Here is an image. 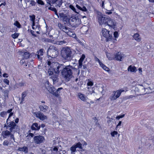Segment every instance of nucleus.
I'll list each match as a JSON object with an SVG mask.
<instances>
[{"instance_id": "obj_53", "label": "nucleus", "mask_w": 154, "mask_h": 154, "mask_svg": "<svg viewBox=\"0 0 154 154\" xmlns=\"http://www.w3.org/2000/svg\"><path fill=\"white\" fill-rule=\"evenodd\" d=\"M114 36L115 38H117L118 36V32L115 31L114 32Z\"/></svg>"}, {"instance_id": "obj_12", "label": "nucleus", "mask_w": 154, "mask_h": 154, "mask_svg": "<svg viewBox=\"0 0 154 154\" xmlns=\"http://www.w3.org/2000/svg\"><path fill=\"white\" fill-rule=\"evenodd\" d=\"M34 115L37 118L42 121L44 120L48 119L47 116L45 115L43 113L40 111L35 112L33 113Z\"/></svg>"}, {"instance_id": "obj_35", "label": "nucleus", "mask_w": 154, "mask_h": 154, "mask_svg": "<svg viewBox=\"0 0 154 154\" xmlns=\"http://www.w3.org/2000/svg\"><path fill=\"white\" fill-rule=\"evenodd\" d=\"M83 1L82 0H77L76 4L78 5L81 6H82Z\"/></svg>"}, {"instance_id": "obj_27", "label": "nucleus", "mask_w": 154, "mask_h": 154, "mask_svg": "<svg viewBox=\"0 0 154 154\" xmlns=\"http://www.w3.org/2000/svg\"><path fill=\"white\" fill-rule=\"evenodd\" d=\"M139 35L137 33L135 34L133 38H134L137 42H139L141 40L140 38L139 37Z\"/></svg>"}, {"instance_id": "obj_51", "label": "nucleus", "mask_w": 154, "mask_h": 154, "mask_svg": "<svg viewBox=\"0 0 154 154\" xmlns=\"http://www.w3.org/2000/svg\"><path fill=\"white\" fill-rule=\"evenodd\" d=\"M94 60L96 61H98L100 65V64L102 62L100 61L99 59L96 56L94 57Z\"/></svg>"}, {"instance_id": "obj_28", "label": "nucleus", "mask_w": 154, "mask_h": 154, "mask_svg": "<svg viewBox=\"0 0 154 154\" xmlns=\"http://www.w3.org/2000/svg\"><path fill=\"white\" fill-rule=\"evenodd\" d=\"M18 150L20 151L24 152L26 153H27L28 152L27 147L26 146H23V147H19L18 148Z\"/></svg>"}, {"instance_id": "obj_41", "label": "nucleus", "mask_w": 154, "mask_h": 154, "mask_svg": "<svg viewBox=\"0 0 154 154\" xmlns=\"http://www.w3.org/2000/svg\"><path fill=\"white\" fill-rule=\"evenodd\" d=\"M62 18L64 21H67L68 20H69V19L66 14L64 15L63 17Z\"/></svg>"}, {"instance_id": "obj_42", "label": "nucleus", "mask_w": 154, "mask_h": 154, "mask_svg": "<svg viewBox=\"0 0 154 154\" xmlns=\"http://www.w3.org/2000/svg\"><path fill=\"white\" fill-rule=\"evenodd\" d=\"M88 88L89 89V94H91L92 93H94V89H93V88H89V87H88Z\"/></svg>"}, {"instance_id": "obj_59", "label": "nucleus", "mask_w": 154, "mask_h": 154, "mask_svg": "<svg viewBox=\"0 0 154 154\" xmlns=\"http://www.w3.org/2000/svg\"><path fill=\"white\" fill-rule=\"evenodd\" d=\"M48 9L51 10V11H56V8H52L51 7H50L48 8Z\"/></svg>"}, {"instance_id": "obj_24", "label": "nucleus", "mask_w": 154, "mask_h": 154, "mask_svg": "<svg viewBox=\"0 0 154 154\" xmlns=\"http://www.w3.org/2000/svg\"><path fill=\"white\" fill-rule=\"evenodd\" d=\"M63 89L62 88H58L55 92H54L53 94V95L55 96L56 97H58L61 93L60 91Z\"/></svg>"}, {"instance_id": "obj_61", "label": "nucleus", "mask_w": 154, "mask_h": 154, "mask_svg": "<svg viewBox=\"0 0 154 154\" xmlns=\"http://www.w3.org/2000/svg\"><path fill=\"white\" fill-rule=\"evenodd\" d=\"M31 33L32 34V35L33 36H35V37H36V35L35 34H34V31L31 30L30 31Z\"/></svg>"}, {"instance_id": "obj_64", "label": "nucleus", "mask_w": 154, "mask_h": 154, "mask_svg": "<svg viewBox=\"0 0 154 154\" xmlns=\"http://www.w3.org/2000/svg\"><path fill=\"white\" fill-rule=\"evenodd\" d=\"M83 69L85 70H87V66L86 64H84L83 65Z\"/></svg>"}, {"instance_id": "obj_4", "label": "nucleus", "mask_w": 154, "mask_h": 154, "mask_svg": "<svg viewBox=\"0 0 154 154\" xmlns=\"http://www.w3.org/2000/svg\"><path fill=\"white\" fill-rule=\"evenodd\" d=\"M17 127L16 124L14 121H10L8 119H7L6 123L4 125V127L8 129L9 128V130L11 132H15V129Z\"/></svg>"}, {"instance_id": "obj_45", "label": "nucleus", "mask_w": 154, "mask_h": 154, "mask_svg": "<svg viewBox=\"0 0 154 154\" xmlns=\"http://www.w3.org/2000/svg\"><path fill=\"white\" fill-rule=\"evenodd\" d=\"M58 44L61 45L67 43V42L65 40H63L58 42Z\"/></svg>"}, {"instance_id": "obj_16", "label": "nucleus", "mask_w": 154, "mask_h": 154, "mask_svg": "<svg viewBox=\"0 0 154 154\" xmlns=\"http://www.w3.org/2000/svg\"><path fill=\"white\" fill-rule=\"evenodd\" d=\"M67 31L64 32L66 33L68 35L73 38H75L76 37V35L74 32L72 31V29L69 28L68 27L66 29Z\"/></svg>"}, {"instance_id": "obj_32", "label": "nucleus", "mask_w": 154, "mask_h": 154, "mask_svg": "<svg viewBox=\"0 0 154 154\" xmlns=\"http://www.w3.org/2000/svg\"><path fill=\"white\" fill-rule=\"evenodd\" d=\"M30 54L28 52H25L23 55V58L26 59H28L29 57Z\"/></svg>"}, {"instance_id": "obj_8", "label": "nucleus", "mask_w": 154, "mask_h": 154, "mask_svg": "<svg viewBox=\"0 0 154 154\" xmlns=\"http://www.w3.org/2000/svg\"><path fill=\"white\" fill-rule=\"evenodd\" d=\"M124 90H119L116 91H114L113 94L110 96L109 98L111 100H116L120 96L121 93Z\"/></svg>"}, {"instance_id": "obj_13", "label": "nucleus", "mask_w": 154, "mask_h": 154, "mask_svg": "<svg viewBox=\"0 0 154 154\" xmlns=\"http://www.w3.org/2000/svg\"><path fill=\"white\" fill-rule=\"evenodd\" d=\"M116 25V23L115 20L108 17L106 26H108L109 27L114 29Z\"/></svg>"}, {"instance_id": "obj_17", "label": "nucleus", "mask_w": 154, "mask_h": 154, "mask_svg": "<svg viewBox=\"0 0 154 154\" xmlns=\"http://www.w3.org/2000/svg\"><path fill=\"white\" fill-rule=\"evenodd\" d=\"M85 58V55L83 54L78 61V68L79 69L82 68V62Z\"/></svg>"}, {"instance_id": "obj_55", "label": "nucleus", "mask_w": 154, "mask_h": 154, "mask_svg": "<svg viewBox=\"0 0 154 154\" xmlns=\"http://www.w3.org/2000/svg\"><path fill=\"white\" fill-rule=\"evenodd\" d=\"M88 86H92L93 85V83L91 81H89L87 83Z\"/></svg>"}, {"instance_id": "obj_43", "label": "nucleus", "mask_w": 154, "mask_h": 154, "mask_svg": "<svg viewBox=\"0 0 154 154\" xmlns=\"http://www.w3.org/2000/svg\"><path fill=\"white\" fill-rule=\"evenodd\" d=\"M88 29L87 27L84 26L81 29V30L84 31L85 32H86L88 31Z\"/></svg>"}, {"instance_id": "obj_1", "label": "nucleus", "mask_w": 154, "mask_h": 154, "mask_svg": "<svg viewBox=\"0 0 154 154\" xmlns=\"http://www.w3.org/2000/svg\"><path fill=\"white\" fill-rule=\"evenodd\" d=\"M46 64L45 72L50 76V78L52 80L54 84L58 82V74L60 71L62 75L67 81H69L72 77V69L74 68L72 66H64L57 62H54L51 60H47Z\"/></svg>"}, {"instance_id": "obj_21", "label": "nucleus", "mask_w": 154, "mask_h": 154, "mask_svg": "<svg viewBox=\"0 0 154 154\" xmlns=\"http://www.w3.org/2000/svg\"><path fill=\"white\" fill-rule=\"evenodd\" d=\"M43 49H41L37 52L38 54L37 55V57L38 59L40 60H42V57L41 56L43 55Z\"/></svg>"}, {"instance_id": "obj_6", "label": "nucleus", "mask_w": 154, "mask_h": 154, "mask_svg": "<svg viewBox=\"0 0 154 154\" xmlns=\"http://www.w3.org/2000/svg\"><path fill=\"white\" fill-rule=\"evenodd\" d=\"M108 17L103 15L100 12L97 13V18L100 25H104L106 26Z\"/></svg>"}, {"instance_id": "obj_60", "label": "nucleus", "mask_w": 154, "mask_h": 154, "mask_svg": "<svg viewBox=\"0 0 154 154\" xmlns=\"http://www.w3.org/2000/svg\"><path fill=\"white\" fill-rule=\"evenodd\" d=\"M10 135L11 138L13 139V140L14 141L15 138H14V135L13 134L11 133V134H10Z\"/></svg>"}, {"instance_id": "obj_2", "label": "nucleus", "mask_w": 154, "mask_h": 154, "mask_svg": "<svg viewBox=\"0 0 154 154\" xmlns=\"http://www.w3.org/2000/svg\"><path fill=\"white\" fill-rule=\"evenodd\" d=\"M76 52L75 50L67 47L62 48L60 55L63 60L67 61H70L72 60Z\"/></svg>"}, {"instance_id": "obj_37", "label": "nucleus", "mask_w": 154, "mask_h": 154, "mask_svg": "<svg viewBox=\"0 0 154 154\" xmlns=\"http://www.w3.org/2000/svg\"><path fill=\"white\" fill-rule=\"evenodd\" d=\"M27 92L26 91H24L21 94L22 96L21 98L24 99L25 97L27 96Z\"/></svg>"}, {"instance_id": "obj_54", "label": "nucleus", "mask_w": 154, "mask_h": 154, "mask_svg": "<svg viewBox=\"0 0 154 154\" xmlns=\"http://www.w3.org/2000/svg\"><path fill=\"white\" fill-rule=\"evenodd\" d=\"M35 3L34 1H30V5H31L32 6H35Z\"/></svg>"}, {"instance_id": "obj_40", "label": "nucleus", "mask_w": 154, "mask_h": 154, "mask_svg": "<svg viewBox=\"0 0 154 154\" xmlns=\"http://www.w3.org/2000/svg\"><path fill=\"white\" fill-rule=\"evenodd\" d=\"M14 25L17 26L18 28H20L21 26L19 23L17 21H15V22L14 24Z\"/></svg>"}, {"instance_id": "obj_47", "label": "nucleus", "mask_w": 154, "mask_h": 154, "mask_svg": "<svg viewBox=\"0 0 154 154\" xmlns=\"http://www.w3.org/2000/svg\"><path fill=\"white\" fill-rule=\"evenodd\" d=\"M118 134V132L117 131H114L112 132H111L110 133V134L112 137H114L115 135H117Z\"/></svg>"}, {"instance_id": "obj_26", "label": "nucleus", "mask_w": 154, "mask_h": 154, "mask_svg": "<svg viewBox=\"0 0 154 154\" xmlns=\"http://www.w3.org/2000/svg\"><path fill=\"white\" fill-rule=\"evenodd\" d=\"M76 7L79 9L83 11H87V10L85 6H81L78 4L76 5Z\"/></svg>"}, {"instance_id": "obj_36", "label": "nucleus", "mask_w": 154, "mask_h": 154, "mask_svg": "<svg viewBox=\"0 0 154 154\" xmlns=\"http://www.w3.org/2000/svg\"><path fill=\"white\" fill-rule=\"evenodd\" d=\"M114 11V9L112 8L110 10H106V11H105V13L108 15H110L112 13V11Z\"/></svg>"}, {"instance_id": "obj_15", "label": "nucleus", "mask_w": 154, "mask_h": 154, "mask_svg": "<svg viewBox=\"0 0 154 154\" xmlns=\"http://www.w3.org/2000/svg\"><path fill=\"white\" fill-rule=\"evenodd\" d=\"M26 86V82L24 81H22L18 83H16L14 86V88L15 89L19 88L20 87L25 86Z\"/></svg>"}, {"instance_id": "obj_56", "label": "nucleus", "mask_w": 154, "mask_h": 154, "mask_svg": "<svg viewBox=\"0 0 154 154\" xmlns=\"http://www.w3.org/2000/svg\"><path fill=\"white\" fill-rule=\"evenodd\" d=\"M65 14H64L63 13H60L59 14V17H60L61 18H62L63 16Z\"/></svg>"}, {"instance_id": "obj_63", "label": "nucleus", "mask_w": 154, "mask_h": 154, "mask_svg": "<svg viewBox=\"0 0 154 154\" xmlns=\"http://www.w3.org/2000/svg\"><path fill=\"white\" fill-rule=\"evenodd\" d=\"M79 43H80L81 44V43H82V42L80 41V40L79 39V38L77 37L76 36L74 38Z\"/></svg>"}, {"instance_id": "obj_25", "label": "nucleus", "mask_w": 154, "mask_h": 154, "mask_svg": "<svg viewBox=\"0 0 154 154\" xmlns=\"http://www.w3.org/2000/svg\"><path fill=\"white\" fill-rule=\"evenodd\" d=\"M75 146L76 147V148H78L80 149V150L82 151H84V149L83 148L82 146V144L80 142H79L77 143L74 144Z\"/></svg>"}, {"instance_id": "obj_7", "label": "nucleus", "mask_w": 154, "mask_h": 154, "mask_svg": "<svg viewBox=\"0 0 154 154\" xmlns=\"http://www.w3.org/2000/svg\"><path fill=\"white\" fill-rule=\"evenodd\" d=\"M69 22L73 27H76L81 23V20L78 16H74L69 19Z\"/></svg>"}, {"instance_id": "obj_39", "label": "nucleus", "mask_w": 154, "mask_h": 154, "mask_svg": "<svg viewBox=\"0 0 154 154\" xmlns=\"http://www.w3.org/2000/svg\"><path fill=\"white\" fill-rule=\"evenodd\" d=\"M7 114V112H6L3 111L1 112L0 113V116L1 117H5Z\"/></svg>"}, {"instance_id": "obj_57", "label": "nucleus", "mask_w": 154, "mask_h": 154, "mask_svg": "<svg viewBox=\"0 0 154 154\" xmlns=\"http://www.w3.org/2000/svg\"><path fill=\"white\" fill-rule=\"evenodd\" d=\"M35 29H38L39 31L40 30V27L39 25L37 24L35 26Z\"/></svg>"}, {"instance_id": "obj_49", "label": "nucleus", "mask_w": 154, "mask_h": 154, "mask_svg": "<svg viewBox=\"0 0 154 154\" xmlns=\"http://www.w3.org/2000/svg\"><path fill=\"white\" fill-rule=\"evenodd\" d=\"M44 41L48 42L49 43H52V41L51 39L48 38H45L44 39Z\"/></svg>"}, {"instance_id": "obj_3", "label": "nucleus", "mask_w": 154, "mask_h": 154, "mask_svg": "<svg viewBox=\"0 0 154 154\" xmlns=\"http://www.w3.org/2000/svg\"><path fill=\"white\" fill-rule=\"evenodd\" d=\"M101 33H102L101 35V40L106 42L111 41L112 39V31H109L106 29H103Z\"/></svg>"}, {"instance_id": "obj_44", "label": "nucleus", "mask_w": 154, "mask_h": 154, "mask_svg": "<svg viewBox=\"0 0 154 154\" xmlns=\"http://www.w3.org/2000/svg\"><path fill=\"white\" fill-rule=\"evenodd\" d=\"M29 17L30 18V20L32 21H35V16L34 15H32L29 16Z\"/></svg>"}, {"instance_id": "obj_9", "label": "nucleus", "mask_w": 154, "mask_h": 154, "mask_svg": "<svg viewBox=\"0 0 154 154\" xmlns=\"http://www.w3.org/2000/svg\"><path fill=\"white\" fill-rule=\"evenodd\" d=\"M34 143L37 144H40L43 143L45 139L43 136L38 135L35 136L33 138Z\"/></svg>"}, {"instance_id": "obj_10", "label": "nucleus", "mask_w": 154, "mask_h": 154, "mask_svg": "<svg viewBox=\"0 0 154 154\" xmlns=\"http://www.w3.org/2000/svg\"><path fill=\"white\" fill-rule=\"evenodd\" d=\"M47 2L49 5L51 6V4H55V6L57 8V7L60 8L62 4L63 0H46Z\"/></svg>"}, {"instance_id": "obj_29", "label": "nucleus", "mask_w": 154, "mask_h": 154, "mask_svg": "<svg viewBox=\"0 0 154 154\" xmlns=\"http://www.w3.org/2000/svg\"><path fill=\"white\" fill-rule=\"evenodd\" d=\"M128 70V71L131 72H136L137 70L135 66H129Z\"/></svg>"}, {"instance_id": "obj_14", "label": "nucleus", "mask_w": 154, "mask_h": 154, "mask_svg": "<svg viewBox=\"0 0 154 154\" xmlns=\"http://www.w3.org/2000/svg\"><path fill=\"white\" fill-rule=\"evenodd\" d=\"M115 58L116 60L122 61L125 57V55L121 52H118L116 53L115 55Z\"/></svg>"}, {"instance_id": "obj_20", "label": "nucleus", "mask_w": 154, "mask_h": 154, "mask_svg": "<svg viewBox=\"0 0 154 154\" xmlns=\"http://www.w3.org/2000/svg\"><path fill=\"white\" fill-rule=\"evenodd\" d=\"M39 108L40 111L45 112L48 111V107L45 105H40L39 106Z\"/></svg>"}, {"instance_id": "obj_23", "label": "nucleus", "mask_w": 154, "mask_h": 154, "mask_svg": "<svg viewBox=\"0 0 154 154\" xmlns=\"http://www.w3.org/2000/svg\"><path fill=\"white\" fill-rule=\"evenodd\" d=\"M77 96L79 99L83 101H85L86 100V98L85 97V95L81 93H78Z\"/></svg>"}, {"instance_id": "obj_18", "label": "nucleus", "mask_w": 154, "mask_h": 154, "mask_svg": "<svg viewBox=\"0 0 154 154\" xmlns=\"http://www.w3.org/2000/svg\"><path fill=\"white\" fill-rule=\"evenodd\" d=\"M13 132H11L10 131H8V130H6L2 132V134L4 138H7L9 137L11 134V133Z\"/></svg>"}, {"instance_id": "obj_58", "label": "nucleus", "mask_w": 154, "mask_h": 154, "mask_svg": "<svg viewBox=\"0 0 154 154\" xmlns=\"http://www.w3.org/2000/svg\"><path fill=\"white\" fill-rule=\"evenodd\" d=\"M122 124V122L121 121H119L118 124L117 125L116 128V130H117V128H119V127Z\"/></svg>"}, {"instance_id": "obj_19", "label": "nucleus", "mask_w": 154, "mask_h": 154, "mask_svg": "<svg viewBox=\"0 0 154 154\" xmlns=\"http://www.w3.org/2000/svg\"><path fill=\"white\" fill-rule=\"evenodd\" d=\"M40 127L37 123H34L31 126V129L32 130L38 131L40 129Z\"/></svg>"}, {"instance_id": "obj_46", "label": "nucleus", "mask_w": 154, "mask_h": 154, "mask_svg": "<svg viewBox=\"0 0 154 154\" xmlns=\"http://www.w3.org/2000/svg\"><path fill=\"white\" fill-rule=\"evenodd\" d=\"M19 34L18 33H15L14 34L11 35L12 37L14 38H16L19 36Z\"/></svg>"}, {"instance_id": "obj_62", "label": "nucleus", "mask_w": 154, "mask_h": 154, "mask_svg": "<svg viewBox=\"0 0 154 154\" xmlns=\"http://www.w3.org/2000/svg\"><path fill=\"white\" fill-rule=\"evenodd\" d=\"M107 118H108V120L107 121V122L109 125L110 123L112 121H111V119L109 118H108L107 117Z\"/></svg>"}, {"instance_id": "obj_38", "label": "nucleus", "mask_w": 154, "mask_h": 154, "mask_svg": "<svg viewBox=\"0 0 154 154\" xmlns=\"http://www.w3.org/2000/svg\"><path fill=\"white\" fill-rule=\"evenodd\" d=\"M69 7L71 8L73 11L75 12L76 13H79V12L76 11L75 7L71 5H70L69 6Z\"/></svg>"}, {"instance_id": "obj_5", "label": "nucleus", "mask_w": 154, "mask_h": 154, "mask_svg": "<svg viewBox=\"0 0 154 154\" xmlns=\"http://www.w3.org/2000/svg\"><path fill=\"white\" fill-rule=\"evenodd\" d=\"M48 55L51 57L54 58L57 56L58 50L57 48L53 46H50L48 51Z\"/></svg>"}, {"instance_id": "obj_52", "label": "nucleus", "mask_w": 154, "mask_h": 154, "mask_svg": "<svg viewBox=\"0 0 154 154\" xmlns=\"http://www.w3.org/2000/svg\"><path fill=\"white\" fill-rule=\"evenodd\" d=\"M4 82L7 85H9V82L8 79H5L4 80Z\"/></svg>"}, {"instance_id": "obj_34", "label": "nucleus", "mask_w": 154, "mask_h": 154, "mask_svg": "<svg viewBox=\"0 0 154 154\" xmlns=\"http://www.w3.org/2000/svg\"><path fill=\"white\" fill-rule=\"evenodd\" d=\"M9 91L8 90H6L3 91L4 96L5 97H8Z\"/></svg>"}, {"instance_id": "obj_11", "label": "nucleus", "mask_w": 154, "mask_h": 154, "mask_svg": "<svg viewBox=\"0 0 154 154\" xmlns=\"http://www.w3.org/2000/svg\"><path fill=\"white\" fill-rule=\"evenodd\" d=\"M45 86L48 91L52 94L55 90V89L51 84L47 80L45 82Z\"/></svg>"}, {"instance_id": "obj_30", "label": "nucleus", "mask_w": 154, "mask_h": 154, "mask_svg": "<svg viewBox=\"0 0 154 154\" xmlns=\"http://www.w3.org/2000/svg\"><path fill=\"white\" fill-rule=\"evenodd\" d=\"M100 66L104 70L108 71H109V69L107 67H106V66H105L104 64H103L102 63L100 64Z\"/></svg>"}, {"instance_id": "obj_31", "label": "nucleus", "mask_w": 154, "mask_h": 154, "mask_svg": "<svg viewBox=\"0 0 154 154\" xmlns=\"http://www.w3.org/2000/svg\"><path fill=\"white\" fill-rule=\"evenodd\" d=\"M70 149L71 151V154H74V152L76 151V147L74 145L70 148Z\"/></svg>"}, {"instance_id": "obj_33", "label": "nucleus", "mask_w": 154, "mask_h": 154, "mask_svg": "<svg viewBox=\"0 0 154 154\" xmlns=\"http://www.w3.org/2000/svg\"><path fill=\"white\" fill-rule=\"evenodd\" d=\"M51 150L53 153H56L58 151V147L57 146H54V148H52Z\"/></svg>"}, {"instance_id": "obj_50", "label": "nucleus", "mask_w": 154, "mask_h": 154, "mask_svg": "<svg viewBox=\"0 0 154 154\" xmlns=\"http://www.w3.org/2000/svg\"><path fill=\"white\" fill-rule=\"evenodd\" d=\"M37 3L38 4L42 5H44V2L41 0H38Z\"/></svg>"}, {"instance_id": "obj_22", "label": "nucleus", "mask_w": 154, "mask_h": 154, "mask_svg": "<svg viewBox=\"0 0 154 154\" xmlns=\"http://www.w3.org/2000/svg\"><path fill=\"white\" fill-rule=\"evenodd\" d=\"M58 26L61 30L63 31L64 32L67 31L66 29L68 27L63 25L61 23H58Z\"/></svg>"}, {"instance_id": "obj_48", "label": "nucleus", "mask_w": 154, "mask_h": 154, "mask_svg": "<svg viewBox=\"0 0 154 154\" xmlns=\"http://www.w3.org/2000/svg\"><path fill=\"white\" fill-rule=\"evenodd\" d=\"M9 144V142L7 140H5L3 144L4 146H8Z\"/></svg>"}]
</instances>
